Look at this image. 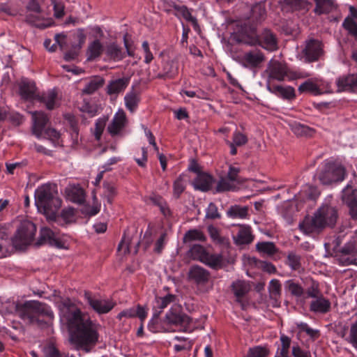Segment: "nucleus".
Masks as SVG:
<instances>
[{
	"instance_id": "nucleus-1",
	"label": "nucleus",
	"mask_w": 357,
	"mask_h": 357,
	"mask_svg": "<svg viewBox=\"0 0 357 357\" xmlns=\"http://www.w3.org/2000/svg\"><path fill=\"white\" fill-rule=\"evenodd\" d=\"M60 315L68 326L75 328L74 340L86 351L98 340V326L89 318L86 317L75 302L66 298L59 304Z\"/></svg>"
},
{
	"instance_id": "nucleus-2",
	"label": "nucleus",
	"mask_w": 357,
	"mask_h": 357,
	"mask_svg": "<svg viewBox=\"0 0 357 357\" xmlns=\"http://www.w3.org/2000/svg\"><path fill=\"white\" fill-rule=\"evenodd\" d=\"M236 40L251 46L258 45L271 52L278 49L277 38L269 29H264L260 35H257L255 27L245 24L238 33Z\"/></svg>"
},
{
	"instance_id": "nucleus-3",
	"label": "nucleus",
	"mask_w": 357,
	"mask_h": 357,
	"mask_svg": "<svg viewBox=\"0 0 357 357\" xmlns=\"http://www.w3.org/2000/svg\"><path fill=\"white\" fill-rule=\"evenodd\" d=\"M337 217V211L334 207L323 206L313 217H306L303 222L299 224V228L301 231L307 235L319 232L326 226L333 227Z\"/></svg>"
},
{
	"instance_id": "nucleus-4",
	"label": "nucleus",
	"mask_w": 357,
	"mask_h": 357,
	"mask_svg": "<svg viewBox=\"0 0 357 357\" xmlns=\"http://www.w3.org/2000/svg\"><path fill=\"white\" fill-rule=\"evenodd\" d=\"M54 188L51 185L45 184L35 192L36 205L47 218H55L56 212L61 206V200L55 195Z\"/></svg>"
},
{
	"instance_id": "nucleus-5",
	"label": "nucleus",
	"mask_w": 357,
	"mask_h": 357,
	"mask_svg": "<svg viewBox=\"0 0 357 357\" xmlns=\"http://www.w3.org/2000/svg\"><path fill=\"white\" fill-rule=\"evenodd\" d=\"M17 312L20 317L29 323L40 322V317H45L48 321L54 318V313L48 305L36 301H29L18 306Z\"/></svg>"
},
{
	"instance_id": "nucleus-6",
	"label": "nucleus",
	"mask_w": 357,
	"mask_h": 357,
	"mask_svg": "<svg viewBox=\"0 0 357 357\" xmlns=\"http://www.w3.org/2000/svg\"><path fill=\"white\" fill-rule=\"evenodd\" d=\"M266 72L268 75L267 81H270V83L273 80L282 82L304 79L310 75L305 71L290 70L285 63L275 60L269 61Z\"/></svg>"
},
{
	"instance_id": "nucleus-7",
	"label": "nucleus",
	"mask_w": 357,
	"mask_h": 357,
	"mask_svg": "<svg viewBox=\"0 0 357 357\" xmlns=\"http://www.w3.org/2000/svg\"><path fill=\"white\" fill-rule=\"evenodd\" d=\"M36 231V225L32 222L29 220L22 221L12 238L13 246L18 250L26 248L33 242Z\"/></svg>"
},
{
	"instance_id": "nucleus-8",
	"label": "nucleus",
	"mask_w": 357,
	"mask_h": 357,
	"mask_svg": "<svg viewBox=\"0 0 357 357\" xmlns=\"http://www.w3.org/2000/svg\"><path fill=\"white\" fill-rule=\"evenodd\" d=\"M345 174V169L342 165L325 161L318 174V178L321 183L328 185L333 182L343 181Z\"/></svg>"
},
{
	"instance_id": "nucleus-9",
	"label": "nucleus",
	"mask_w": 357,
	"mask_h": 357,
	"mask_svg": "<svg viewBox=\"0 0 357 357\" xmlns=\"http://www.w3.org/2000/svg\"><path fill=\"white\" fill-rule=\"evenodd\" d=\"M26 21L40 29H45L50 26L52 24V20L45 18L38 3L35 0H31L26 6L25 13Z\"/></svg>"
},
{
	"instance_id": "nucleus-10",
	"label": "nucleus",
	"mask_w": 357,
	"mask_h": 357,
	"mask_svg": "<svg viewBox=\"0 0 357 357\" xmlns=\"http://www.w3.org/2000/svg\"><path fill=\"white\" fill-rule=\"evenodd\" d=\"M167 321L172 325L180 326L183 331H190L192 319L188 315L182 312L180 305H174L165 315Z\"/></svg>"
},
{
	"instance_id": "nucleus-11",
	"label": "nucleus",
	"mask_w": 357,
	"mask_h": 357,
	"mask_svg": "<svg viewBox=\"0 0 357 357\" xmlns=\"http://www.w3.org/2000/svg\"><path fill=\"white\" fill-rule=\"evenodd\" d=\"M324 54L322 43L316 39L305 41V47L301 51V59L307 63L317 61Z\"/></svg>"
},
{
	"instance_id": "nucleus-12",
	"label": "nucleus",
	"mask_w": 357,
	"mask_h": 357,
	"mask_svg": "<svg viewBox=\"0 0 357 357\" xmlns=\"http://www.w3.org/2000/svg\"><path fill=\"white\" fill-rule=\"evenodd\" d=\"M265 59L264 54L261 50L255 49L244 52L239 57V63L245 68L255 69L260 68Z\"/></svg>"
},
{
	"instance_id": "nucleus-13",
	"label": "nucleus",
	"mask_w": 357,
	"mask_h": 357,
	"mask_svg": "<svg viewBox=\"0 0 357 357\" xmlns=\"http://www.w3.org/2000/svg\"><path fill=\"white\" fill-rule=\"evenodd\" d=\"M128 124V119L125 112L119 109L114 115L112 121L108 124L107 130L112 137L122 136L124 128Z\"/></svg>"
},
{
	"instance_id": "nucleus-14",
	"label": "nucleus",
	"mask_w": 357,
	"mask_h": 357,
	"mask_svg": "<svg viewBox=\"0 0 357 357\" xmlns=\"http://www.w3.org/2000/svg\"><path fill=\"white\" fill-rule=\"evenodd\" d=\"M84 299L87 304L99 314L108 313L115 305L111 300L100 299L92 296L88 292L84 294Z\"/></svg>"
},
{
	"instance_id": "nucleus-15",
	"label": "nucleus",
	"mask_w": 357,
	"mask_h": 357,
	"mask_svg": "<svg viewBox=\"0 0 357 357\" xmlns=\"http://www.w3.org/2000/svg\"><path fill=\"white\" fill-rule=\"evenodd\" d=\"M342 199L349 208L351 218L357 220V190L352 186L347 185L342 190Z\"/></svg>"
},
{
	"instance_id": "nucleus-16",
	"label": "nucleus",
	"mask_w": 357,
	"mask_h": 357,
	"mask_svg": "<svg viewBox=\"0 0 357 357\" xmlns=\"http://www.w3.org/2000/svg\"><path fill=\"white\" fill-rule=\"evenodd\" d=\"M188 278L197 285H204L208 282L210 273L199 266H193L189 270Z\"/></svg>"
},
{
	"instance_id": "nucleus-17",
	"label": "nucleus",
	"mask_w": 357,
	"mask_h": 357,
	"mask_svg": "<svg viewBox=\"0 0 357 357\" xmlns=\"http://www.w3.org/2000/svg\"><path fill=\"white\" fill-rule=\"evenodd\" d=\"M266 89L271 93L284 99H292L295 97V90L290 86L276 85L266 81Z\"/></svg>"
},
{
	"instance_id": "nucleus-18",
	"label": "nucleus",
	"mask_w": 357,
	"mask_h": 357,
	"mask_svg": "<svg viewBox=\"0 0 357 357\" xmlns=\"http://www.w3.org/2000/svg\"><path fill=\"white\" fill-rule=\"evenodd\" d=\"M31 114L33 121V132L38 138H40L42 136L43 130L48 121V118L42 112H33Z\"/></svg>"
},
{
	"instance_id": "nucleus-19",
	"label": "nucleus",
	"mask_w": 357,
	"mask_h": 357,
	"mask_svg": "<svg viewBox=\"0 0 357 357\" xmlns=\"http://www.w3.org/2000/svg\"><path fill=\"white\" fill-rule=\"evenodd\" d=\"M330 301L321 295L312 299L310 304V310L316 314H326L331 310Z\"/></svg>"
},
{
	"instance_id": "nucleus-20",
	"label": "nucleus",
	"mask_w": 357,
	"mask_h": 357,
	"mask_svg": "<svg viewBox=\"0 0 357 357\" xmlns=\"http://www.w3.org/2000/svg\"><path fill=\"white\" fill-rule=\"evenodd\" d=\"M337 91H351L357 87V73L339 77L336 79Z\"/></svg>"
},
{
	"instance_id": "nucleus-21",
	"label": "nucleus",
	"mask_w": 357,
	"mask_h": 357,
	"mask_svg": "<svg viewBox=\"0 0 357 357\" xmlns=\"http://www.w3.org/2000/svg\"><path fill=\"white\" fill-rule=\"evenodd\" d=\"M66 198L72 202L82 204L85 199V192L79 185H69L66 188Z\"/></svg>"
},
{
	"instance_id": "nucleus-22",
	"label": "nucleus",
	"mask_w": 357,
	"mask_h": 357,
	"mask_svg": "<svg viewBox=\"0 0 357 357\" xmlns=\"http://www.w3.org/2000/svg\"><path fill=\"white\" fill-rule=\"evenodd\" d=\"M298 91L301 93L309 92L315 96L322 93H331L333 91L328 84H327L326 89H321L320 86H318V84L313 83L310 80H307L302 83L298 87Z\"/></svg>"
},
{
	"instance_id": "nucleus-23",
	"label": "nucleus",
	"mask_w": 357,
	"mask_h": 357,
	"mask_svg": "<svg viewBox=\"0 0 357 357\" xmlns=\"http://www.w3.org/2000/svg\"><path fill=\"white\" fill-rule=\"evenodd\" d=\"M57 211L56 212V213ZM50 221H54L60 225H66L75 222V213L73 208H63L59 215L56 214L55 218H47Z\"/></svg>"
},
{
	"instance_id": "nucleus-24",
	"label": "nucleus",
	"mask_w": 357,
	"mask_h": 357,
	"mask_svg": "<svg viewBox=\"0 0 357 357\" xmlns=\"http://www.w3.org/2000/svg\"><path fill=\"white\" fill-rule=\"evenodd\" d=\"M20 95L23 99L31 100L34 98L36 86L33 82L22 79L19 84Z\"/></svg>"
},
{
	"instance_id": "nucleus-25",
	"label": "nucleus",
	"mask_w": 357,
	"mask_h": 357,
	"mask_svg": "<svg viewBox=\"0 0 357 357\" xmlns=\"http://www.w3.org/2000/svg\"><path fill=\"white\" fill-rule=\"evenodd\" d=\"M237 245L249 244L253 241L251 228L249 226H241L238 232L233 236Z\"/></svg>"
},
{
	"instance_id": "nucleus-26",
	"label": "nucleus",
	"mask_w": 357,
	"mask_h": 357,
	"mask_svg": "<svg viewBox=\"0 0 357 357\" xmlns=\"http://www.w3.org/2000/svg\"><path fill=\"white\" fill-rule=\"evenodd\" d=\"M129 78H120L109 82L107 92L109 95L118 94L123 91L129 84Z\"/></svg>"
},
{
	"instance_id": "nucleus-27",
	"label": "nucleus",
	"mask_w": 357,
	"mask_h": 357,
	"mask_svg": "<svg viewBox=\"0 0 357 357\" xmlns=\"http://www.w3.org/2000/svg\"><path fill=\"white\" fill-rule=\"evenodd\" d=\"M213 182V178L205 173H199L192 182L194 188L202 191H207L210 189Z\"/></svg>"
},
{
	"instance_id": "nucleus-28",
	"label": "nucleus",
	"mask_w": 357,
	"mask_h": 357,
	"mask_svg": "<svg viewBox=\"0 0 357 357\" xmlns=\"http://www.w3.org/2000/svg\"><path fill=\"white\" fill-rule=\"evenodd\" d=\"M231 289L237 301H239L250 290V285L245 280H238L232 283Z\"/></svg>"
},
{
	"instance_id": "nucleus-29",
	"label": "nucleus",
	"mask_w": 357,
	"mask_h": 357,
	"mask_svg": "<svg viewBox=\"0 0 357 357\" xmlns=\"http://www.w3.org/2000/svg\"><path fill=\"white\" fill-rule=\"evenodd\" d=\"M103 52V45L98 39L91 42L87 48L86 56L88 61H93L99 57Z\"/></svg>"
},
{
	"instance_id": "nucleus-30",
	"label": "nucleus",
	"mask_w": 357,
	"mask_h": 357,
	"mask_svg": "<svg viewBox=\"0 0 357 357\" xmlns=\"http://www.w3.org/2000/svg\"><path fill=\"white\" fill-rule=\"evenodd\" d=\"M40 100L43 102L48 109H53L58 106L59 99L55 90H50L42 94Z\"/></svg>"
},
{
	"instance_id": "nucleus-31",
	"label": "nucleus",
	"mask_w": 357,
	"mask_h": 357,
	"mask_svg": "<svg viewBox=\"0 0 357 357\" xmlns=\"http://www.w3.org/2000/svg\"><path fill=\"white\" fill-rule=\"evenodd\" d=\"M104 84V79L101 77H95L87 82L82 90V94L91 95L95 93Z\"/></svg>"
},
{
	"instance_id": "nucleus-32",
	"label": "nucleus",
	"mask_w": 357,
	"mask_h": 357,
	"mask_svg": "<svg viewBox=\"0 0 357 357\" xmlns=\"http://www.w3.org/2000/svg\"><path fill=\"white\" fill-rule=\"evenodd\" d=\"M314 1L316 3L314 13L317 15L328 13L335 8L333 0H314Z\"/></svg>"
},
{
	"instance_id": "nucleus-33",
	"label": "nucleus",
	"mask_w": 357,
	"mask_h": 357,
	"mask_svg": "<svg viewBox=\"0 0 357 357\" xmlns=\"http://www.w3.org/2000/svg\"><path fill=\"white\" fill-rule=\"evenodd\" d=\"M298 335L305 333L312 341H314L320 336V332L317 329L312 328L307 324L304 322H296Z\"/></svg>"
},
{
	"instance_id": "nucleus-34",
	"label": "nucleus",
	"mask_w": 357,
	"mask_h": 357,
	"mask_svg": "<svg viewBox=\"0 0 357 357\" xmlns=\"http://www.w3.org/2000/svg\"><path fill=\"white\" fill-rule=\"evenodd\" d=\"M105 54L109 59L114 61H121L125 56L124 52L122 51L121 48L114 43L107 45Z\"/></svg>"
},
{
	"instance_id": "nucleus-35",
	"label": "nucleus",
	"mask_w": 357,
	"mask_h": 357,
	"mask_svg": "<svg viewBox=\"0 0 357 357\" xmlns=\"http://www.w3.org/2000/svg\"><path fill=\"white\" fill-rule=\"evenodd\" d=\"M248 213V206H241L234 205L229 207L227 211V215L232 219H244L247 217Z\"/></svg>"
},
{
	"instance_id": "nucleus-36",
	"label": "nucleus",
	"mask_w": 357,
	"mask_h": 357,
	"mask_svg": "<svg viewBox=\"0 0 357 357\" xmlns=\"http://www.w3.org/2000/svg\"><path fill=\"white\" fill-rule=\"evenodd\" d=\"M319 195V191L318 189L310 185H305L303 187L302 190L299 192V197L302 200L305 199H315Z\"/></svg>"
},
{
	"instance_id": "nucleus-37",
	"label": "nucleus",
	"mask_w": 357,
	"mask_h": 357,
	"mask_svg": "<svg viewBox=\"0 0 357 357\" xmlns=\"http://www.w3.org/2000/svg\"><path fill=\"white\" fill-rule=\"evenodd\" d=\"M284 289L295 297H301L304 293V289L301 284L294 280H288L284 282Z\"/></svg>"
},
{
	"instance_id": "nucleus-38",
	"label": "nucleus",
	"mask_w": 357,
	"mask_h": 357,
	"mask_svg": "<svg viewBox=\"0 0 357 357\" xmlns=\"http://www.w3.org/2000/svg\"><path fill=\"white\" fill-rule=\"evenodd\" d=\"M202 263L212 268H219L222 266L223 259L221 255H210L207 252Z\"/></svg>"
},
{
	"instance_id": "nucleus-39",
	"label": "nucleus",
	"mask_w": 357,
	"mask_h": 357,
	"mask_svg": "<svg viewBox=\"0 0 357 357\" xmlns=\"http://www.w3.org/2000/svg\"><path fill=\"white\" fill-rule=\"evenodd\" d=\"M124 101L126 108L130 112H134L139 101V96L137 93L135 91H130L125 96Z\"/></svg>"
},
{
	"instance_id": "nucleus-40",
	"label": "nucleus",
	"mask_w": 357,
	"mask_h": 357,
	"mask_svg": "<svg viewBox=\"0 0 357 357\" xmlns=\"http://www.w3.org/2000/svg\"><path fill=\"white\" fill-rule=\"evenodd\" d=\"M238 188V185L230 181L227 177L222 178L218 183L216 191L218 192L225 191H235Z\"/></svg>"
},
{
	"instance_id": "nucleus-41",
	"label": "nucleus",
	"mask_w": 357,
	"mask_h": 357,
	"mask_svg": "<svg viewBox=\"0 0 357 357\" xmlns=\"http://www.w3.org/2000/svg\"><path fill=\"white\" fill-rule=\"evenodd\" d=\"M266 8L263 3H257L252 8V20L256 22H261L266 17Z\"/></svg>"
},
{
	"instance_id": "nucleus-42",
	"label": "nucleus",
	"mask_w": 357,
	"mask_h": 357,
	"mask_svg": "<svg viewBox=\"0 0 357 357\" xmlns=\"http://www.w3.org/2000/svg\"><path fill=\"white\" fill-rule=\"evenodd\" d=\"M186 187V183L185 181V175L181 174L174 181L173 183V193L174 196L176 198H178L180 195L185 190Z\"/></svg>"
},
{
	"instance_id": "nucleus-43",
	"label": "nucleus",
	"mask_w": 357,
	"mask_h": 357,
	"mask_svg": "<svg viewBox=\"0 0 357 357\" xmlns=\"http://www.w3.org/2000/svg\"><path fill=\"white\" fill-rule=\"evenodd\" d=\"M207 252L205 248L198 244H195L190 250V257L195 260H198L201 262L203 261L204 258L206 255Z\"/></svg>"
},
{
	"instance_id": "nucleus-44",
	"label": "nucleus",
	"mask_w": 357,
	"mask_h": 357,
	"mask_svg": "<svg viewBox=\"0 0 357 357\" xmlns=\"http://www.w3.org/2000/svg\"><path fill=\"white\" fill-rule=\"evenodd\" d=\"M193 241H205V236L203 232L199 229H192L186 232L183 237V241L188 243Z\"/></svg>"
},
{
	"instance_id": "nucleus-45",
	"label": "nucleus",
	"mask_w": 357,
	"mask_h": 357,
	"mask_svg": "<svg viewBox=\"0 0 357 357\" xmlns=\"http://www.w3.org/2000/svg\"><path fill=\"white\" fill-rule=\"evenodd\" d=\"M269 350L266 347L256 346L250 348L245 357H267Z\"/></svg>"
},
{
	"instance_id": "nucleus-46",
	"label": "nucleus",
	"mask_w": 357,
	"mask_h": 357,
	"mask_svg": "<svg viewBox=\"0 0 357 357\" xmlns=\"http://www.w3.org/2000/svg\"><path fill=\"white\" fill-rule=\"evenodd\" d=\"M257 250L264 255H272L276 252V248L272 242H261L256 245Z\"/></svg>"
},
{
	"instance_id": "nucleus-47",
	"label": "nucleus",
	"mask_w": 357,
	"mask_h": 357,
	"mask_svg": "<svg viewBox=\"0 0 357 357\" xmlns=\"http://www.w3.org/2000/svg\"><path fill=\"white\" fill-rule=\"evenodd\" d=\"M268 291L272 298L277 299L281 294V284L277 279H273L268 284Z\"/></svg>"
},
{
	"instance_id": "nucleus-48",
	"label": "nucleus",
	"mask_w": 357,
	"mask_h": 357,
	"mask_svg": "<svg viewBox=\"0 0 357 357\" xmlns=\"http://www.w3.org/2000/svg\"><path fill=\"white\" fill-rule=\"evenodd\" d=\"M149 330L152 333H160L164 331V328L159 319V315L155 313L148 324Z\"/></svg>"
},
{
	"instance_id": "nucleus-49",
	"label": "nucleus",
	"mask_w": 357,
	"mask_h": 357,
	"mask_svg": "<svg viewBox=\"0 0 357 357\" xmlns=\"http://www.w3.org/2000/svg\"><path fill=\"white\" fill-rule=\"evenodd\" d=\"M343 27L348 31L349 34L357 37V22L351 17H347L343 23Z\"/></svg>"
},
{
	"instance_id": "nucleus-50",
	"label": "nucleus",
	"mask_w": 357,
	"mask_h": 357,
	"mask_svg": "<svg viewBox=\"0 0 357 357\" xmlns=\"http://www.w3.org/2000/svg\"><path fill=\"white\" fill-rule=\"evenodd\" d=\"M176 297L173 294H167L164 297H157L155 298V307H158L161 310L165 308L169 304L175 301Z\"/></svg>"
},
{
	"instance_id": "nucleus-51",
	"label": "nucleus",
	"mask_w": 357,
	"mask_h": 357,
	"mask_svg": "<svg viewBox=\"0 0 357 357\" xmlns=\"http://www.w3.org/2000/svg\"><path fill=\"white\" fill-rule=\"evenodd\" d=\"M174 340H176L180 342L179 344H176L174 346V349L176 351L178 352L183 350H190L192 346V344L190 340L183 337L176 336Z\"/></svg>"
},
{
	"instance_id": "nucleus-52",
	"label": "nucleus",
	"mask_w": 357,
	"mask_h": 357,
	"mask_svg": "<svg viewBox=\"0 0 357 357\" xmlns=\"http://www.w3.org/2000/svg\"><path fill=\"white\" fill-rule=\"evenodd\" d=\"M106 126V119L99 118L95 123V128L93 131L94 137L96 140L99 141L101 138L102 134Z\"/></svg>"
},
{
	"instance_id": "nucleus-53",
	"label": "nucleus",
	"mask_w": 357,
	"mask_h": 357,
	"mask_svg": "<svg viewBox=\"0 0 357 357\" xmlns=\"http://www.w3.org/2000/svg\"><path fill=\"white\" fill-rule=\"evenodd\" d=\"M45 137L49 139L56 146L61 145L60 133L54 128H48L45 131Z\"/></svg>"
},
{
	"instance_id": "nucleus-54",
	"label": "nucleus",
	"mask_w": 357,
	"mask_h": 357,
	"mask_svg": "<svg viewBox=\"0 0 357 357\" xmlns=\"http://www.w3.org/2000/svg\"><path fill=\"white\" fill-rule=\"evenodd\" d=\"M345 340L357 349V321L351 324L349 335Z\"/></svg>"
},
{
	"instance_id": "nucleus-55",
	"label": "nucleus",
	"mask_w": 357,
	"mask_h": 357,
	"mask_svg": "<svg viewBox=\"0 0 357 357\" xmlns=\"http://www.w3.org/2000/svg\"><path fill=\"white\" fill-rule=\"evenodd\" d=\"M287 264L292 270H298L301 267V257L294 252H290L287 256Z\"/></svg>"
},
{
	"instance_id": "nucleus-56",
	"label": "nucleus",
	"mask_w": 357,
	"mask_h": 357,
	"mask_svg": "<svg viewBox=\"0 0 357 357\" xmlns=\"http://www.w3.org/2000/svg\"><path fill=\"white\" fill-rule=\"evenodd\" d=\"M293 132L298 136H307L310 135L311 130L306 126L295 123L291 126Z\"/></svg>"
},
{
	"instance_id": "nucleus-57",
	"label": "nucleus",
	"mask_w": 357,
	"mask_h": 357,
	"mask_svg": "<svg viewBox=\"0 0 357 357\" xmlns=\"http://www.w3.org/2000/svg\"><path fill=\"white\" fill-rule=\"evenodd\" d=\"M175 9L180 13L182 16L188 22H191L194 25H197V20L193 17L188 8L185 6H176Z\"/></svg>"
},
{
	"instance_id": "nucleus-58",
	"label": "nucleus",
	"mask_w": 357,
	"mask_h": 357,
	"mask_svg": "<svg viewBox=\"0 0 357 357\" xmlns=\"http://www.w3.org/2000/svg\"><path fill=\"white\" fill-rule=\"evenodd\" d=\"M239 171V168L230 166L226 177L239 185L243 182V179L238 176Z\"/></svg>"
},
{
	"instance_id": "nucleus-59",
	"label": "nucleus",
	"mask_w": 357,
	"mask_h": 357,
	"mask_svg": "<svg viewBox=\"0 0 357 357\" xmlns=\"http://www.w3.org/2000/svg\"><path fill=\"white\" fill-rule=\"evenodd\" d=\"M40 241H47L52 243L55 241V234L53 231L47 227H43L40 229Z\"/></svg>"
},
{
	"instance_id": "nucleus-60",
	"label": "nucleus",
	"mask_w": 357,
	"mask_h": 357,
	"mask_svg": "<svg viewBox=\"0 0 357 357\" xmlns=\"http://www.w3.org/2000/svg\"><path fill=\"white\" fill-rule=\"evenodd\" d=\"M232 139L231 142L238 146H243L248 142L247 137L239 131L234 132Z\"/></svg>"
},
{
	"instance_id": "nucleus-61",
	"label": "nucleus",
	"mask_w": 357,
	"mask_h": 357,
	"mask_svg": "<svg viewBox=\"0 0 357 357\" xmlns=\"http://www.w3.org/2000/svg\"><path fill=\"white\" fill-rule=\"evenodd\" d=\"M220 217L216 205L213 203H210L206 208V218L209 219H215Z\"/></svg>"
},
{
	"instance_id": "nucleus-62",
	"label": "nucleus",
	"mask_w": 357,
	"mask_h": 357,
	"mask_svg": "<svg viewBox=\"0 0 357 357\" xmlns=\"http://www.w3.org/2000/svg\"><path fill=\"white\" fill-rule=\"evenodd\" d=\"M307 297L312 298V299L321 295L319 284L313 282L307 289Z\"/></svg>"
},
{
	"instance_id": "nucleus-63",
	"label": "nucleus",
	"mask_w": 357,
	"mask_h": 357,
	"mask_svg": "<svg viewBox=\"0 0 357 357\" xmlns=\"http://www.w3.org/2000/svg\"><path fill=\"white\" fill-rule=\"evenodd\" d=\"M284 3L290 8L295 10L305 8L307 6V1L304 0H284Z\"/></svg>"
},
{
	"instance_id": "nucleus-64",
	"label": "nucleus",
	"mask_w": 357,
	"mask_h": 357,
	"mask_svg": "<svg viewBox=\"0 0 357 357\" xmlns=\"http://www.w3.org/2000/svg\"><path fill=\"white\" fill-rule=\"evenodd\" d=\"M130 238L124 236L119 244L118 250L122 252L123 254L129 253L130 252Z\"/></svg>"
}]
</instances>
